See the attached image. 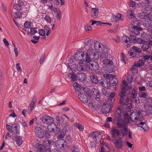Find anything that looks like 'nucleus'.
<instances>
[{"instance_id":"f257e3e1","label":"nucleus","mask_w":152,"mask_h":152,"mask_svg":"<svg viewBox=\"0 0 152 152\" xmlns=\"http://www.w3.org/2000/svg\"><path fill=\"white\" fill-rule=\"evenodd\" d=\"M79 64L77 66L75 65L72 64L71 62L68 63V66L71 70L81 71H86L88 69V64L86 61H80Z\"/></svg>"},{"instance_id":"f03ea898","label":"nucleus","mask_w":152,"mask_h":152,"mask_svg":"<svg viewBox=\"0 0 152 152\" xmlns=\"http://www.w3.org/2000/svg\"><path fill=\"white\" fill-rule=\"evenodd\" d=\"M115 94L114 93H111L110 94L109 96L106 101L107 103H104L102 105V110L103 113H107L110 112L112 107L111 105L115 100L114 97Z\"/></svg>"},{"instance_id":"7ed1b4c3","label":"nucleus","mask_w":152,"mask_h":152,"mask_svg":"<svg viewBox=\"0 0 152 152\" xmlns=\"http://www.w3.org/2000/svg\"><path fill=\"white\" fill-rule=\"evenodd\" d=\"M119 96L120 97L119 104L122 105L127 111H131L132 105L129 102V98L126 95H123L122 93L119 94Z\"/></svg>"},{"instance_id":"20e7f679","label":"nucleus","mask_w":152,"mask_h":152,"mask_svg":"<svg viewBox=\"0 0 152 152\" xmlns=\"http://www.w3.org/2000/svg\"><path fill=\"white\" fill-rule=\"evenodd\" d=\"M143 117L140 111L137 112H132L130 115V118L133 122H137L138 120L141 121L143 119Z\"/></svg>"},{"instance_id":"39448f33","label":"nucleus","mask_w":152,"mask_h":152,"mask_svg":"<svg viewBox=\"0 0 152 152\" xmlns=\"http://www.w3.org/2000/svg\"><path fill=\"white\" fill-rule=\"evenodd\" d=\"M117 126L122 134V136L124 137L127 135V128L126 124L124 122L118 121L116 123Z\"/></svg>"},{"instance_id":"423d86ee","label":"nucleus","mask_w":152,"mask_h":152,"mask_svg":"<svg viewBox=\"0 0 152 152\" xmlns=\"http://www.w3.org/2000/svg\"><path fill=\"white\" fill-rule=\"evenodd\" d=\"M141 52V49L137 47L133 46L131 49L128 51V54L130 58L137 57L138 54L137 53H140Z\"/></svg>"},{"instance_id":"0eeeda50","label":"nucleus","mask_w":152,"mask_h":152,"mask_svg":"<svg viewBox=\"0 0 152 152\" xmlns=\"http://www.w3.org/2000/svg\"><path fill=\"white\" fill-rule=\"evenodd\" d=\"M86 63L88 64V68H90L91 70L94 71H96L99 69V66L97 62L95 61H91V60L89 62H86Z\"/></svg>"},{"instance_id":"6e6552de","label":"nucleus","mask_w":152,"mask_h":152,"mask_svg":"<svg viewBox=\"0 0 152 152\" xmlns=\"http://www.w3.org/2000/svg\"><path fill=\"white\" fill-rule=\"evenodd\" d=\"M124 142L121 137L116 138L114 140V142L115 147L118 149H121L123 147Z\"/></svg>"},{"instance_id":"1a4fd4ad","label":"nucleus","mask_w":152,"mask_h":152,"mask_svg":"<svg viewBox=\"0 0 152 152\" xmlns=\"http://www.w3.org/2000/svg\"><path fill=\"white\" fill-rule=\"evenodd\" d=\"M78 96L81 102L84 103H87L88 100V96L86 93L80 92Z\"/></svg>"},{"instance_id":"9d476101","label":"nucleus","mask_w":152,"mask_h":152,"mask_svg":"<svg viewBox=\"0 0 152 152\" xmlns=\"http://www.w3.org/2000/svg\"><path fill=\"white\" fill-rule=\"evenodd\" d=\"M35 130L37 136L39 138L44 137L45 130L42 129L40 127L37 126L35 128Z\"/></svg>"},{"instance_id":"9b49d317","label":"nucleus","mask_w":152,"mask_h":152,"mask_svg":"<svg viewBox=\"0 0 152 152\" xmlns=\"http://www.w3.org/2000/svg\"><path fill=\"white\" fill-rule=\"evenodd\" d=\"M36 148L37 150L41 152H51L50 148H47L46 149L45 146L43 144H37L36 145Z\"/></svg>"},{"instance_id":"f8f14e48","label":"nucleus","mask_w":152,"mask_h":152,"mask_svg":"<svg viewBox=\"0 0 152 152\" xmlns=\"http://www.w3.org/2000/svg\"><path fill=\"white\" fill-rule=\"evenodd\" d=\"M51 123L50 124L48 125L47 127L48 130L49 132H56V131H60V129L59 128H57L56 124L53 123Z\"/></svg>"},{"instance_id":"ddd939ff","label":"nucleus","mask_w":152,"mask_h":152,"mask_svg":"<svg viewBox=\"0 0 152 152\" xmlns=\"http://www.w3.org/2000/svg\"><path fill=\"white\" fill-rule=\"evenodd\" d=\"M104 46L100 42H96L94 44L95 49L99 53H102L104 50Z\"/></svg>"},{"instance_id":"4468645a","label":"nucleus","mask_w":152,"mask_h":152,"mask_svg":"<svg viewBox=\"0 0 152 152\" xmlns=\"http://www.w3.org/2000/svg\"><path fill=\"white\" fill-rule=\"evenodd\" d=\"M41 120L43 123L46 124L53 122V119L52 117L47 115L43 116L42 117Z\"/></svg>"},{"instance_id":"2eb2a0df","label":"nucleus","mask_w":152,"mask_h":152,"mask_svg":"<svg viewBox=\"0 0 152 152\" xmlns=\"http://www.w3.org/2000/svg\"><path fill=\"white\" fill-rule=\"evenodd\" d=\"M84 57V53L82 51L77 52L75 54L74 58L75 60L79 61H82Z\"/></svg>"},{"instance_id":"dca6fc26","label":"nucleus","mask_w":152,"mask_h":152,"mask_svg":"<svg viewBox=\"0 0 152 152\" xmlns=\"http://www.w3.org/2000/svg\"><path fill=\"white\" fill-rule=\"evenodd\" d=\"M122 41L124 44L127 48L130 47V41L129 37L126 36H124L122 37Z\"/></svg>"},{"instance_id":"f3484780","label":"nucleus","mask_w":152,"mask_h":152,"mask_svg":"<svg viewBox=\"0 0 152 152\" xmlns=\"http://www.w3.org/2000/svg\"><path fill=\"white\" fill-rule=\"evenodd\" d=\"M93 49L89 48L87 51V53H86V60H84L83 61H86V62H89L91 61V57H92V53L93 52Z\"/></svg>"},{"instance_id":"a211bd4d","label":"nucleus","mask_w":152,"mask_h":152,"mask_svg":"<svg viewBox=\"0 0 152 152\" xmlns=\"http://www.w3.org/2000/svg\"><path fill=\"white\" fill-rule=\"evenodd\" d=\"M13 139L18 146L20 145L23 142L21 137L20 136L15 135L13 136Z\"/></svg>"},{"instance_id":"6ab92c4d","label":"nucleus","mask_w":152,"mask_h":152,"mask_svg":"<svg viewBox=\"0 0 152 152\" xmlns=\"http://www.w3.org/2000/svg\"><path fill=\"white\" fill-rule=\"evenodd\" d=\"M91 17L93 18L96 19L98 16V9L97 8H92Z\"/></svg>"},{"instance_id":"aec40b11","label":"nucleus","mask_w":152,"mask_h":152,"mask_svg":"<svg viewBox=\"0 0 152 152\" xmlns=\"http://www.w3.org/2000/svg\"><path fill=\"white\" fill-rule=\"evenodd\" d=\"M121 134V132L118 129L112 128L111 130V134L112 137L115 138L116 136H118Z\"/></svg>"},{"instance_id":"412c9836","label":"nucleus","mask_w":152,"mask_h":152,"mask_svg":"<svg viewBox=\"0 0 152 152\" xmlns=\"http://www.w3.org/2000/svg\"><path fill=\"white\" fill-rule=\"evenodd\" d=\"M145 61L144 60L139 59L134 63V65L137 67H140L144 65Z\"/></svg>"},{"instance_id":"4be33fe9","label":"nucleus","mask_w":152,"mask_h":152,"mask_svg":"<svg viewBox=\"0 0 152 152\" xmlns=\"http://www.w3.org/2000/svg\"><path fill=\"white\" fill-rule=\"evenodd\" d=\"M11 127V132H14L17 134H18L19 133L20 131L17 124H14L12 125Z\"/></svg>"},{"instance_id":"5701e85b","label":"nucleus","mask_w":152,"mask_h":152,"mask_svg":"<svg viewBox=\"0 0 152 152\" xmlns=\"http://www.w3.org/2000/svg\"><path fill=\"white\" fill-rule=\"evenodd\" d=\"M76 77L79 80L82 81L85 80L86 75L83 73H77Z\"/></svg>"},{"instance_id":"b1692460","label":"nucleus","mask_w":152,"mask_h":152,"mask_svg":"<svg viewBox=\"0 0 152 152\" xmlns=\"http://www.w3.org/2000/svg\"><path fill=\"white\" fill-rule=\"evenodd\" d=\"M92 94L93 96L95 98H99L100 97L99 91L97 89L93 88L92 90Z\"/></svg>"},{"instance_id":"393cba45","label":"nucleus","mask_w":152,"mask_h":152,"mask_svg":"<svg viewBox=\"0 0 152 152\" xmlns=\"http://www.w3.org/2000/svg\"><path fill=\"white\" fill-rule=\"evenodd\" d=\"M148 13L144 12H142L139 13L138 14V17L141 19H147Z\"/></svg>"},{"instance_id":"a878e982","label":"nucleus","mask_w":152,"mask_h":152,"mask_svg":"<svg viewBox=\"0 0 152 152\" xmlns=\"http://www.w3.org/2000/svg\"><path fill=\"white\" fill-rule=\"evenodd\" d=\"M145 112L148 115L152 114V105L149 104L145 106Z\"/></svg>"},{"instance_id":"bb28decb","label":"nucleus","mask_w":152,"mask_h":152,"mask_svg":"<svg viewBox=\"0 0 152 152\" xmlns=\"http://www.w3.org/2000/svg\"><path fill=\"white\" fill-rule=\"evenodd\" d=\"M142 28L139 27H135L133 28L132 33L135 35H138L140 34L139 31H141Z\"/></svg>"},{"instance_id":"cd10ccee","label":"nucleus","mask_w":152,"mask_h":152,"mask_svg":"<svg viewBox=\"0 0 152 152\" xmlns=\"http://www.w3.org/2000/svg\"><path fill=\"white\" fill-rule=\"evenodd\" d=\"M90 79L91 82L94 84H97L98 83V78L95 75H91Z\"/></svg>"},{"instance_id":"c85d7f7f","label":"nucleus","mask_w":152,"mask_h":152,"mask_svg":"<svg viewBox=\"0 0 152 152\" xmlns=\"http://www.w3.org/2000/svg\"><path fill=\"white\" fill-rule=\"evenodd\" d=\"M37 101L36 99L34 97L32 99L31 102L29 106L30 107V112H31L35 104V102Z\"/></svg>"},{"instance_id":"c756f323","label":"nucleus","mask_w":152,"mask_h":152,"mask_svg":"<svg viewBox=\"0 0 152 152\" xmlns=\"http://www.w3.org/2000/svg\"><path fill=\"white\" fill-rule=\"evenodd\" d=\"M53 143L54 142L53 141L51 140H45L43 141L42 144L44 146L45 145L48 147H49L53 145Z\"/></svg>"},{"instance_id":"7c9ffc66","label":"nucleus","mask_w":152,"mask_h":152,"mask_svg":"<svg viewBox=\"0 0 152 152\" xmlns=\"http://www.w3.org/2000/svg\"><path fill=\"white\" fill-rule=\"evenodd\" d=\"M102 61L103 64L108 65H112L113 64V62L111 60L106 59V58L102 60Z\"/></svg>"},{"instance_id":"2f4dec72","label":"nucleus","mask_w":152,"mask_h":152,"mask_svg":"<svg viewBox=\"0 0 152 152\" xmlns=\"http://www.w3.org/2000/svg\"><path fill=\"white\" fill-rule=\"evenodd\" d=\"M137 38L136 36L134 35L131 34L130 35V43H136V41Z\"/></svg>"},{"instance_id":"473e14b6","label":"nucleus","mask_w":152,"mask_h":152,"mask_svg":"<svg viewBox=\"0 0 152 152\" xmlns=\"http://www.w3.org/2000/svg\"><path fill=\"white\" fill-rule=\"evenodd\" d=\"M101 133L97 132H92L90 134V136L92 138L95 139L98 137L99 135L101 134Z\"/></svg>"},{"instance_id":"72a5a7b5","label":"nucleus","mask_w":152,"mask_h":152,"mask_svg":"<svg viewBox=\"0 0 152 152\" xmlns=\"http://www.w3.org/2000/svg\"><path fill=\"white\" fill-rule=\"evenodd\" d=\"M63 142H65V141L64 140L59 139L55 142V144L57 147L60 148L61 144Z\"/></svg>"},{"instance_id":"f704fd0d","label":"nucleus","mask_w":152,"mask_h":152,"mask_svg":"<svg viewBox=\"0 0 152 152\" xmlns=\"http://www.w3.org/2000/svg\"><path fill=\"white\" fill-rule=\"evenodd\" d=\"M144 9L145 11H152V4H145Z\"/></svg>"},{"instance_id":"c9c22d12","label":"nucleus","mask_w":152,"mask_h":152,"mask_svg":"<svg viewBox=\"0 0 152 152\" xmlns=\"http://www.w3.org/2000/svg\"><path fill=\"white\" fill-rule=\"evenodd\" d=\"M93 43L92 40L89 39H86L84 41V44L85 46H90Z\"/></svg>"},{"instance_id":"e433bc0d","label":"nucleus","mask_w":152,"mask_h":152,"mask_svg":"<svg viewBox=\"0 0 152 152\" xmlns=\"http://www.w3.org/2000/svg\"><path fill=\"white\" fill-rule=\"evenodd\" d=\"M131 24L133 26V28L135 27H138L140 25V22L137 20H133L131 22Z\"/></svg>"},{"instance_id":"4c0bfd02","label":"nucleus","mask_w":152,"mask_h":152,"mask_svg":"<svg viewBox=\"0 0 152 152\" xmlns=\"http://www.w3.org/2000/svg\"><path fill=\"white\" fill-rule=\"evenodd\" d=\"M30 33L29 32V31L28 30L27 31V33L29 34H30L31 35H32L34 34H35L36 33H37V31L36 30V28H32L31 27L30 28Z\"/></svg>"},{"instance_id":"58836bf2","label":"nucleus","mask_w":152,"mask_h":152,"mask_svg":"<svg viewBox=\"0 0 152 152\" xmlns=\"http://www.w3.org/2000/svg\"><path fill=\"white\" fill-rule=\"evenodd\" d=\"M126 14L127 16L129 18H132L134 17V15L133 12L131 10H129L126 12Z\"/></svg>"},{"instance_id":"ea45409f","label":"nucleus","mask_w":152,"mask_h":152,"mask_svg":"<svg viewBox=\"0 0 152 152\" xmlns=\"http://www.w3.org/2000/svg\"><path fill=\"white\" fill-rule=\"evenodd\" d=\"M31 23L30 22H28L27 21H26L24 24V28H23L22 29L25 31H26V30L24 28H29L31 26Z\"/></svg>"},{"instance_id":"a19ab883","label":"nucleus","mask_w":152,"mask_h":152,"mask_svg":"<svg viewBox=\"0 0 152 152\" xmlns=\"http://www.w3.org/2000/svg\"><path fill=\"white\" fill-rule=\"evenodd\" d=\"M74 126L75 127L78 128L80 131H82L83 130V126L78 123H76L75 124Z\"/></svg>"},{"instance_id":"79ce46f5","label":"nucleus","mask_w":152,"mask_h":152,"mask_svg":"<svg viewBox=\"0 0 152 152\" xmlns=\"http://www.w3.org/2000/svg\"><path fill=\"white\" fill-rule=\"evenodd\" d=\"M103 86L105 88H108L110 86L109 81L106 79L104 80Z\"/></svg>"},{"instance_id":"37998d69","label":"nucleus","mask_w":152,"mask_h":152,"mask_svg":"<svg viewBox=\"0 0 152 152\" xmlns=\"http://www.w3.org/2000/svg\"><path fill=\"white\" fill-rule=\"evenodd\" d=\"M68 77L71 79L72 81H75L77 77L73 73H71L68 74Z\"/></svg>"},{"instance_id":"c03bdc74","label":"nucleus","mask_w":152,"mask_h":152,"mask_svg":"<svg viewBox=\"0 0 152 152\" xmlns=\"http://www.w3.org/2000/svg\"><path fill=\"white\" fill-rule=\"evenodd\" d=\"M90 22H91L92 26L94 25V24L97 26L99 25L102 24V22L98 21L91 20L90 21Z\"/></svg>"},{"instance_id":"a18cd8bd","label":"nucleus","mask_w":152,"mask_h":152,"mask_svg":"<svg viewBox=\"0 0 152 152\" xmlns=\"http://www.w3.org/2000/svg\"><path fill=\"white\" fill-rule=\"evenodd\" d=\"M93 52L92 53V56L93 57V58H94L95 59H96L99 58V55L94 49H93Z\"/></svg>"},{"instance_id":"49530a36","label":"nucleus","mask_w":152,"mask_h":152,"mask_svg":"<svg viewBox=\"0 0 152 152\" xmlns=\"http://www.w3.org/2000/svg\"><path fill=\"white\" fill-rule=\"evenodd\" d=\"M126 86H124L122 85H121V91L119 94H121L122 93L123 94V95H125V93L126 91Z\"/></svg>"},{"instance_id":"de8ad7c7","label":"nucleus","mask_w":152,"mask_h":152,"mask_svg":"<svg viewBox=\"0 0 152 152\" xmlns=\"http://www.w3.org/2000/svg\"><path fill=\"white\" fill-rule=\"evenodd\" d=\"M73 86L75 91H79L80 89V85L77 83H75L73 84Z\"/></svg>"},{"instance_id":"09e8293b","label":"nucleus","mask_w":152,"mask_h":152,"mask_svg":"<svg viewBox=\"0 0 152 152\" xmlns=\"http://www.w3.org/2000/svg\"><path fill=\"white\" fill-rule=\"evenodd\" d=\"M148 96V94L146 92H141L139 94V97L140 98H146Z\"/></svg>"},{"instance_id":"8fccbe9b","label":"nucleus","mask_w":152,"mask_h":152,"mask_svg":"<svg viewBox=\"0 0 152 152\" xmlns=\"http://www.w3.org/2000/svg\"><path fill=\"white\" fill-rule=\"evenodd\" d=\"M56 9V10L57 13V18L60 20L61 17V12L60 10L58 9H57L56 8H55Z\"/></svg>"},{"instance_id":"3c124183","label":"nucleus","mask_w":152,"mask_h":152,"mask_svg":"<svg viewBox=\"0 0 152 152\" xmlns=\"http://www.w3.org/2000/svg\"><path fill=\"white\" fill-rule=\"evenodd\" d=\"M151 23V22L150 21L145 20L143 22V24L145 27L147 28L150 26Z\"/></svg>"},{"instance_id":"603ef678","label":"nucleus","mask_w":152,"mask_h":152,"mask_svg":"<svg viewBox=\"0 0 152 152\" xmlns=\"http://www.w3.org/2000/svg\"><path fill=\"white\" fill-rule=\"evenodd\" d=\"M22 14L21 12L18 11L15 13L14 16L15 18H21L22 17Z\"/></svg>"},{"instance_id":"864d4df0","label":"nucleus","mask_w":152,"mask_h":152,"mask_svg":"<svg viewBox=\"0 0 152 152\" xmlns=\"http://www.w3.org/2000/svg\"><path fill=\"white\" fill-rule=\"evenodd\" d=\"M108 57V53L104 51L100 55V58H107Z\"/></svg>"},{"instance_id":"5fc2aeb1","label":"nucleus","mask_w":152,"mask_h":152,"mask_svg":"<svg viewBox=\"0 0 152 152\" xmlns=\"http://www.w3.org/2000/svg\"><path fill=\"white\" fill-rule=\"evenodd\" d=\"M85 30L87 32H89L92 31V28L90 25L88 24H86L85 26Z\"/></svg>"},{"instance_id":"6e6d98bb","label":"nucleus","mask_w":152,"mask_h":152,"mask_svg":"<svg viewBox=\"0 0 152 152\" xmlns=\"http://www.w3.org/2000/svg\"><path fill=\"white\" fill-rule=\"evenodd\" d=\"M118 81L117 79H115L111 80L110 83L113 86H115L118 84Z\"/></svg>"},{"instance_id":"4d7b16f0","label":"nucleus","mask_w":152,"mask_h":152,"mask_svg":"<svg viewBox=\"0 0 152 152\" xmlns=\"http://www.w3.org/2000/svg\"><path fill=\"white\" fill-rule=\"evenodd\" d=\"M145 41L143 39L140 38H137L136 41V43L138 44H144Z\"/></svg>"},{"instance_id":"13d9d810","label":"nucleus","mask_w":152,"mask_h":152,"mask_svg":"<svg viewBox=\"0 0 152 152\" xmlns=\"http://www.w3.org/2000/svg\"><path fill=\"white\" fill-rule=\"evenodd\" d=\"M44 135V137L45 136L46 138L48 139L50 138L51 136L50 133L47 130H45Z\"/></svg>"},{"instance_id":"bf43d9fd","label":"nucleus","mask_w":152,"mask_h":152,"mask_svg":"<svg viewBox=\"0 0 152 152\" xmlns=\"http://www.w3.org/2000/svg\"><path fill=\"white\" fill-rule=\"evenodd\" d=\"M137 95V91L134 89H133L131 92V96L134 98H135Z\"/></svg>"},{"instance_id":"052dcab7","label":"nucleus","mask_w":152,"mask_h":152,"mask_svg":"<svg viewBox=\"0 0 152 152\" xmlns=\"http://www.w3.org/2000/svg\"><path fill=\"white\" fill-rule=\"evenodd\" d=\"M13 8L14 9L17 10H20L22 9V7L20 5L18 4L14 5Z\"/></svg>"},{"instance_id":"680f3d73","label":"nucleus","mask_w":152,"mask_h":152,"mask_svg":"<svg viewBox=\"0 0 152 152\" xmlns=\"http://www.w3.org/2000/svg\"><path fill=\"white\" fill-rule=\"evenodd\" d=\"M110 20L113 22H115L118 20L116 15H113L111 17Z\"/></svg>"},{"instance_id":"e2e57ef3","label":"nucleus","mask_w":152,"mask_h":152,"mask_svg":"<svg viewBox=\"0 0 152 152\" xmlns=\"http://www.w3.org/2000/svg\"><path fill=\"white\" fill-rule=\"evenodd\" d=\"M149 46L147 44H144L142 46V48L143 50L146 51H147L149 48Z\"/></svg>"},{"instance_id":"0e129e2a","label":"nucleus","mask_w":152,"mask_h":152,"mask_svg":"<svg viewBox=\"0 0 152 152\" xmlns=\"http://www.w3.org/2000/svg\"><path fill=\"white\" fill-rule=\"evenodd\" d=\"M126 79L128 83H131L132 82L133 80V77L131 75H128Z\"/></svg>"},{"instance_id":"69168bd1","label":"nucleus","mask_w":152,"mask_h":152,"mask_svg":"<svg viewBox=\"0 0 152 152\" xmlns=\"http://www.w3.org/2000/svg\"><path fill=\"white\" fill-rule=\"evenodd\" d=\"M135 3L131 0H130L128 3V5L130 7H133L135 6Z\"/></svg>"},{"instance_id":"338daca9","label":"nucleus","mask_w":152,"mask_h":152,"mask_svg":"<svg viewBox=\"0 0 152 152\" xmlns=\"http://www.w3.org/2000/svg\"><path fill=\"white\" fill-rule=\"evenodd\" d=\"M44 19L48 23H50L51 20V18L50 16L48 15H46L44 18Z\"/></svg>"},{"instance_id":"774afa93","label":"nucleus","mask_w":152,"mask_h":152,"mask_svg":"<svg viewBox=\"0 0 152 152\" xmlns=\"http://www.w3.org/2000/svg\"><path fill=\"white\" fill-rule=\"evenodd\" d=\"M39 34L41 36H44L45 34V31L44 29H41L39 30Z\"/></svg>"}]
</instances>
